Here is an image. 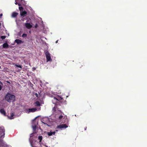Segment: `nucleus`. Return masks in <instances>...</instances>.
<instances>
[{"label":"nucleus","mask_w":147,"mask_h":147,"mask_svg":"<svg viewBox=\"0 0 147 147\" xmlns=\"http://www.w3.org/2000/svg\"><path fill=\"white\" fill-rule=\"evenodd\" d=\"M67 127H68V126L66 124H63L57 126V128L60 129L61 130H62L63 129L66 128Z\"/></svg>","instance_id":"nucleus-3"},{"label":"nucleus","mask_w":147,"mask_h":147,"mask_svg":"<svg viewBox=\"0 0 147 147\" xmlns=\"http://www.w3.org/2000/svg\"><path fill=\"white\" fill-rule=\"evenodd\" d=\"M45 55L47 61H50L51 60L50 55L48 51H47L46 52Z\"/></svg>","instance_id":"nucleus-4"},{"label":"nucleus","mask_w":147,"mask_h":147,"mask_svg":"<svg viewBox=\"0 0 147 147\" xmlns=\"http://www.w3.org/2000/svg\"><path fill=\"white\" fill-rule=\"evenodd\" d=\"M27 12L26 11H22V12L21 11L20 15L21 16L24 17L26 16V15L27 14Z\"/></svg>","instance_id":"nucleus-9"},{"label":"nucleus","mask_w":147,"mask_h":147,"mask_svg":"<svg viewBox=\"0 0 147 147\" xmlns=\"http://www.w3.org/2000/svg\"><path fill=\"white\" fill-rule=\"evenodd\" d=\"M36 117L35 118V119H36Z\"/></svg>","instance_id":"nucleus-36"},{"label":"nucleus","mask_w":147,"mask_h":147,"mask_svg":"<svg viewBox=\"0 0 147 147\" xmlns=\"http://www.w3.org/2000/svg\"><path fill=\"white\" fill-rule=\"evenodd\" d=\"M15 42L18 44H20L22 42H23L21 40L19 39H17L15 40Z\"/></svg>","instance_id":"nucleus-12"},{"label":"nucleus","mask_w":147,"mask_h":147,"mask_svg":"<svg viewBox=\"0 0 147 147\" xmlns=\"http://www.w3.org/2000/svg\"><path fill=\"white\" fill-rule=\"evenodd\" d=\"M33 129L34 130H35L36 129V125H34V126H33Z\"/></svg>","instance_id":"nucleus-23"},{"label":"nucleus","mask_w":147,"mask_h":147,"mask_svg":"<svg viewBox=\"0 0 147 147\" xmlns=\"http://www.w3.org/2000/svg\"><path fill=\"white\" fill-rule=\"evenodd\" d=\"M0 112L4 116H6V112L4 109H0Z\"/></svg>","instance_id":"nucleus-8"},{"label":"nucleus","mask_w":147,"mask_h":147,"mask_svg":"<svg viewBox=\"0 0 147 147\" xmlns=\"http://www.w3.org/2000/svg\"><path fill=\"white\" fill-rule=\"evenodd\" d=\"M19 9L21 11L23 9V7H19Z\"/></svg>","instance_id":"nucleus-22"},{"label":"nucleus","mask_w":147,"mask_h":147,"mask_svg":"<svg viewBox=\"0 0 147 147\" xmlns=\"http://www.w3.org/2000/svg\"><path fill=\"white\" fill-rule=\"evenodd\" d=\"M35 104L36 106H39L40 105V102L38 101H37L35 102Z\"/></svg>","instance_id":"nucleus-14"},{"label":"nucleus","mask_w":147,"mask_h":147,"mask_svg":"<svg viewBox=\"0 0 147 147\" xmlns=\"http://www.w3.org/2000/svg\"><path fill=\"white\" fill-rule=\"evenodd\" d=\"M32 70L33 71H34L35 69V68L34 67H32Z\"/></svg>","instance_id":"nucleus-27"},{"label":"nucleus","mask_w":147,"mask_h":147,"mask_svg":"<svg viewBox=\"0 0 147 147\" xmlns=\"http://www.w3.org/2000/svg\"><path fill=\"white\" fill-rule=\"evenodd\" d=\"M2 88V86L1 85H0V90H1Z\"/></svg>","instance_id":"nucleus-31"},{"label":"nucleus","mask_w":147,"mask_h":147,"mask_svg":"<svg viewBox=\"0 0 147 147\" xmlns=\"http://www.w3.org/2000/svg\"><path fill=\"white\" fill-rule=\"evenodd\" d=\"M15 65L16 66V67H19L22 69V66L20 65Z\"/></svg>","instance_id":"nucleus-19"},{"label":"nucleus","mask_w":147,"mask_h":147,"mask_svg":"<svg viewBox=\"0 0 147 147\" xmlns=\"http://www.w3.org/2000/svg\"><path fill=\"white\" fill-rule=\"evenodd\" d=\"M3 14L2 13H1L0 14V18H1V16H2Z\"/></svg>","instance_id":"nucleus-29"},{"label":"nucleus","mask_w":147,"mask_h":147,"mask_svg":"<svg viewBox=\"0 0 147 147\" xmlns=\"http://www.w3.org/2000/svg\"><path fill=\"white\" fill-rule=\"evenodd\" d=\"M58 41V40H57V41L56 42V43H57Z\"/></svg>","instance_id":"nucleus-34"},{"label":"nucleus","mask_w":147,"mask_h":147,"mask_svg":"<svg viewBox=\"0 0 147 147\" xmlns=\"http://www.w3.org/2000/svg\"><path fill=\"white\" fill-rule=\"evenodd\" d=\"M54 97L53 98V99L52 100V102L53 104H56L57 102V101H56L55 100H54Z\"/></svg>","instance_id":"nucleus-17"},{"label":"nucleus","mask_w":147,"mask_h":147,"mask_svg":"<svg viewBox=\"0 0 147 147\" xmlns=\"http://www.w3.org/2000/svg\"><path fill=\"white\" fill-rule=\"evenodd\" d=\"M42 122L45 125H46L47 126H49V125L47 123H45L43 121H42Z\"/></svg>","instance_id":"nucleus-24"},{"label":"nucleus","mask_w":147,"mask_h":147,"mask_svg":"<svg viewBox=\"0 0 147 147\" xmlns=\"http://www.w3.org/2000/svg\"><path fill=\"white\" fill-rule=\"evenodd\" d=\"M55 131L50 132H47V134L49 136H52V135H55Z\"/></svg>","instance_id":"nucleus-10"},{"label":"nucleus","mask_w":147,"mask_h":147,"mask_svg":"<svg viewBox=\"0 0 147 147\" xmlns=\"http://www.w3.org/2000/svg\"><path fill=\"white\" fill-rule=\"evenodd\" d=\"M5 129L4 127L3 126L0 127V132L1 133V134H3L2 136H0V147H3L4 145L3 140L1 139V138L2 137V136H3V138L4 137L5 135Z\"/></svg>","instance_id":"nucleus-1"},{"label":"nucleus","mask_w":147,"mask_h":147,"mask_svg":"<svg viewBox=\"0 0 147 147\" xmlns=\"http://www.w3.org/2000/svg\"><path fill=\"white\" fill-rule=\"evenodd\" d=\"M26 36H27V34H23L22 36L23 37H26Z\"/></svg>","instance_id":"nucleus-20"},{"label":"nucleus","mask_w":147,"mask_h":147,"mask_svg":"<svg viewBox=\"0 0 147 147\" xmlns=\"http://www.w3.org/2000/svg\"><path fill=\"white\" fill-rule=\"evenodd\" d=\"M1 38H2V39H3L5 38H6V36H1Z\"/></svg>","instance_id":"nucleus-21"},{"label":"nucleus","mask_w":147,"mask_h":147,"mask_svg":"<svg viewBox=\"0 0 147 147\" xmlns=\"http://www.w3.org/2000/svg\"><path fill=\"white\" fill-rule=\"evenodd\" d=\"M36 117L35 118V119H36Z\"/></svg>","instance_id":"nucleus-35"},{"label":"nucleus","mask_w":147,"mask_h":147,"mask_svg":"<svg viewBox=\"0 0 147 147\" xmlns=\"http://www.w3.org/2000/svg\"><path fill=\"white\" fill-rule=\"evenodd\" d=\"M63 117V116L62 115H60L59 117V120H61Z\"/></svg>","instance_id":"nucleus-18"},{"label":"nucleus","mask_w":147,"mask_h":147,"mask_svg":"<svg viewBox=\"0 0 147 147\" xmlns=\"http://www.w3.org/2000/svg\"><path fill=\"white\" fill-rule=\"evenodd\" d=\"M18 5L19 6H21V5L20 3H18Z\"/></svg>","instance_id":"nucleus-30"},{"label":"nucleus","mask_w":147,"mask_h":147,"mask_svg":"<svg viewBox=\"0 0 147 147\" xmlns=\"http://www.w3.org/2000/svg\"><path fill=\"white\" fill-rule=\"evenodd\" d=\"M53 110L54 111H56V108H55V107H54L53 108Z\"/></svg>","instance_id":"nucleus-25"},{"label":"nucleus","mask_w":147,"mask_h":147,"mask_svg":"<svg viewBox=\"0 0 147 147\" xmlns=\"http://www.w3.org/2000/svg\"><path fill=\"white\" fill-rule=\"evenodd\" d=\"M86 128H87V127H86L84 129L85 130H86Z\"/></svg>","instance_id":"nucleus-33"},{"label":"nucleus","mask_w":147,"mask_h":147,"mask_svg":"<svg viewBox=\"0 0 147 147\" xmlns=\"http://www.w3.org/2000/svg\"><path fill=\"white\" fill-rule=\"evenodd\" d=\"M63 98L59 96H57L56 97H54V100H55L56 101H57L58 102V101H60L63 99Z\"/></svg>","instance_id":"nucleus-6"},{"label":"nucleus","mask_w":147,"mask_h":147,"mask_svg":"<svg viewBox=\"0 0 147 147\" xmlns=\"http://www.w3.org/2000/svg\"><path fill=\"white\" fill-rule=\"evenodd\" d=\"M5 99L8 102H10L12 101H13L15 99V95L11 94L10 93H8L5 97Z\"/></svg>","instance_id":"nucleus-2"},{"label":"nucleus","mask_w":147,"mask_h":147,"mask_svg":"<svg viewBox=\"0 0 147 147\" xmlns=\"http://www.w3.org/2000/svg\"><path fill=\"white\" fill-rule=\"evenodd\" d=\"M17 1H16V0H15V2H16L15 3V4H16V5H17L18 4V3H17Z\"/></svg>","instance_id":"nucleus-26"},{"label":"nucleus","mask_w":147,"mask_h":147,"mask_svg":"<svg viewBox=\"0 0 147 147\" xmlns=\"http://www.w3.org/2000/svg\"><path fill=\"white\" fill-rule=\"evenodd\" d=\"M26 27L28 29L31 28L32 27V26L29 23H26L25 24Z\"/></svg>","instance_id":"nucleus-7"},{"label":"nucleus","mask_w":147,"mask_h":147,"mask_svg":"<svg viewBox=\"0 0 147 147\" xmlns=\"http://www.w3.org/2000/svg\"><path fill=\"white\" fill-rule=\"evenodd\" d=\"M36 110L37 109L35 108L29 109H28V113H29L30 112H34L36 111Z\"/></svg>","instance_id":"nucleus-5"},{"label":"nucleus","mask_w":147,"mask_h":147,"mask_svg":"<svg viewBox=\"0 0 147 147\" xmlns=\"http://www.w3.org/2000/svg\"><path fill=\"white\" fill-rule=\"evenodd\" d=\"M9 45L6 43H4L3 45V47L4 48H8L9 47Z\"/></svg>","instance_id":"nucleus-13"},{"label":"nucleus","mask_w":147,"mask_h":147,"mask_svg":"<svg viewBox=\"0 0 147 147\" xmlns=\"http://www.w3.org/2000/svg\"><path fill=\"white\" fill-rule=\"evenodd\" d=\"M16 1H22V0H16Z\"/></svg>","instance_id":"nucleus-32"},{"label":"nucleus","mask_w":147,"mask_h":147,"mask_svg":"<svg viewBox=\"0 0 147 147\" xmlns=\"http://www.w3.org/2000/svg\"><path fill=\"white\" fill-rule=\"evenodd\" d=\"M42 136H39L38 137V139L39 140V142H41L42 140Z\"/></svg>","instance_id":"nucleus-15"},{"label":"nucleus","mask_w":147,"mask_h":147,"mask_svg":"<svg viewBox=\"0 0 147 147\" xmlns=\"http://www.w3.org/2000/svg\"><path fill=\"white\" fill-rule=\"evenodd\" d=\"M14 115V114L13 113H11V116L10 117V119H13V117Z\"/></svg>","instance_id":"nucleus-16"},{"label":"nucleus","mask_w":147,"mask_h":147,"mask_svg":"<svg viewBox=\"0 0 147 147\" xmlns=\"http://www.w3.org/2000/svg\"><path fill=\"white\" fill-rule=\"evenodd\" d=\"M36 117L35 118V119H36Z\"/></svg>","instance_id":"nucleus-37"},{"label":"nucleus","mask_w":147,"mask_h":147,"mask_svg":"<svg viewBox=\"0 0 147 147\" xmlns=\"http://www.w3.org/2000/svg\"><path fill=\"white\" fill-rule=\"evenodd\" d=\"M18 13L16 12H13L12 14V17L13 18H16L17 17Z\"/></svg>","instance_id":"nucleus-11"},{"label":"nucleus","mask_w":147,"mask_h":147,"mask_svg":"<svg viewBox=\"0 0 147 147\" xmlns=\"http://www.w3.org/2000/svg\"><path fill=\"white\" fill-rule=\"evenodd\" d=\"M37 27H38V25H37V24H36L35 26V27L36 28Z\"/></svg>","instance_id":"nucleus-28"}]
</instances>
